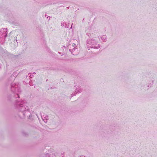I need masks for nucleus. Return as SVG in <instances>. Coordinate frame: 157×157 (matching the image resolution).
Here are the masks:
<instances>
[{
  "label": "nucleus",
  "instance_id": "7ed1b4c3",
  "mask_svg": "<svg viewBox=\"0 0 157 157\" xmlns=\"http://www.w3.org/2000/svg\"><path fill=\"white\" fill-rule=\"evenodd\" d=\"M79 157H86V156L84 155H81Z\"/></svg>",
  "mask_w": 157,
  "mask_h": 157
},
{
  "label": "nucleus",
  "instance_id": "f03ea898",
  "mask_svg": "<svg viewBox=\"0 0 157 157\" xmlns=\"http://www.w3.org/2000/svg\"><path fill=\"white\" fill-rule=\"evenodd\" d=\"M98 38L100 40H102L104 42H106L107 40V37L105 35L99 36Z\"/></svg>",
  "mask_w": 157,
  "mask_h": 157
},
{
  "label": "nucleus",
  "instance_id": "f257e3e1",
  "mask_svg": "<svg viewBox=\"0 0 157 157\" xmlns=\"http://www.w3.org/2000/svg\"><path fill=\"white\" fill-rule=\"evenodd\" d=\"M86 45L87 48L90 50V48H93L94 49H98L100 47V45L98 43V41L94 38L89 39H87Z\"/></svg>",
  "mask_w": 157,
  "mask_h": 157
},
{
  "label": "nucleus",
  "instance_id": "20e7f679",
  "mask_svg": "<svg viewBox=\"0 0 157 157\" xmlns=\"http://www.w3.org/2000/svg\"><path fill=\"white\" fill-rule=\"evenodd\" d=\"M44 122H47V120H44Z\"/></svg>",
  "mask_w": 157,
  "mask_h": 157
}]
</instances>
